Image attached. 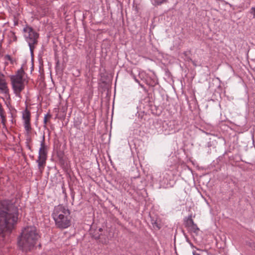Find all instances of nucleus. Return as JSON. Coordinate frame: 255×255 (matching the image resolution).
Returning <instances> with one entry per match:
<instances>
[{
    "mask_svg": "<svg viewBox=\"0 0 255 255\" xmlns=\"http://www.w3.org/2000/svg\"><path fill=\"white\" fill-rule=\"evenodd\" d=\"M17 207L9 200H4L0 204V234L11 232L17 224Z\"/></svg>",
    "mask_w": 255,
    "mask_h": 255,
    "instance_id": "1",
    "label": "nucleus"
},
{
    "mask_svg": "<svg viewBox=\"0 0 255 255\" xmlns=\"http://www.w3.org/2000/svg\"><path fill=\"white\" fill-rule=\"evenodd\" d=\"M39 238V235L35 226H26L22 229L18 237V246L22 252H29L35 246Z\"/></svg>",
    "mask_w": 255,
    "mask_h": 255,
    "instance_id": "2",
    "label": "nucleus"
},
{
    "mask_svg": "<svg viewBox=\"0 0 255 255\" xmlns=\"http://www.w3.org/2000/svg\"><path fill=\"white\" fill-rule=\"evenodd\" d=\"M52 217L57 229H66L71 225V212L68 207L63 205L60 204L54 207Z\"/></svg>",
    "mask_w": 255,
    "mask_h": 255,
    "instance_id": "3",
    "label": "nucleus"
},
{
    "mask_svg": "<svg viewBox=\"0 0 255 255\" xmlns=\"http://www.w3.org/2000/svg\"><path fill=\"white\" fill-rule=\"evenodd\" d=\"M47 146L45 144V135L43 134L42 140L40 141V147L39 149L38 159L36 160L38 168L40 172H42L46 165L47 158Z\"/></svg>",
    "mask_w": 255,
    "mask_h": 255,
    "instance_id": "4",
    "label": "nucleus"
},
{
    "mask_svg": "<svg viewBox=\"0 0 255 255\" xmlns=\"http://www.w3.org/2000/svg\"><path fill=\"white\" fill-rule=\"evenodd\" d=\"M23 31L25 33L24 37L29 47L30 54L32 56L33 49L35 48L34 45L38 42L37 39L39 37V34L31 27L24 28Z\"/></svg>",
    "mask_w": 255,
    "mask_h": 255,
    "instance_id": "5",
    "label": "nucleus"
},
{
    "mask_svg": "<svg viewBox=\"0 0 255 255\" xmlns=\"http://www.w3.org/2000/svg\"><path fill=\"white\" fill-rule=\"evenodd\" d=\"M138 76L141 80H143L149 86L153 87L158 84L157 77L154 72L151 74H148L143 71H139Z\"/></svg>",
    "mask_w": 255,
    "mask_h": 255,
    "instance_id": "6",
    "label": "nucleus"
},
{
    "mask_svg": "<svg viewBox=\"0 0 255 255\" xmlns=\"http://www.w3.org/2000/svg\"><path fill=\"white\" fill-rule=\"evenodd\" d=\"M114 237V233L112 232V229L110 228H107L103 233H101L97 236H95L94 238L96 239H99V242L102 244L107 245Z\"/></svg>",
    "mask_w": 255,
    "mask_h": 255,
    "instance_id": "7",
    "label": "nucleus"
},
{
    "mask_svg": "<svg viewBox=\"0 0 255 255\" xmlns=\"http://www.w3.org/2000/svg\"><path fill=\"white\" fill-rule=\"evenodd\" d=\"M152 133H161L163 132V123L161 120L154 121L151 127Z\"/></svg>",
    "mask_w": 255,
    "mask_h": 255,
    "instance_id": "8",
    "label": "nucleus"
},
{
    "mask_svg": "<svg viewBox=\"0 0 255 255\" xmlns=\"http://www.w3.org/2000/svg\"><path fill=\"white\" fill-rule=\"evenodd\" d=\"M12 89L16 97L21 98L20 93L24 88L23 83H11Z\"/></svg>",
    "mask_w": 255,
    "mask_h": 255,
    "instance_id": "9",
    "label": "nucleus"
},
{
    "mask_svg": "<svg viewBox=\"0 0 255 255\" xmlns=\"http://www.w3.org/2000/svg\"><path fill=\"white\" fill-rule=\"evenodd\" d=\"M169 175L167 172L163 173L162 175H160L159 177V181L160 183V185L162 186L168 185L169 183V179H168Z\"/></svg>",
    "mask_w": 255,
    "mask_h": 255,
    "instance_id": "10",
    "label": "nucleus"
},
{
    "mask_svg": "<svg viewBox=\"0 0 255 255\" xmlns=\"http://www.w3.org/2000/svg\"><path fill=\"white\" fill-rule=\"evenodd\" d=\"M11 83H23L22 75H15L11 77Z\"/></svg>",
    "mask_w": 255,
    "mask_h": 255,
    "instance_id": "11",
    "label": "nucleus"
},
{
    "mask_svg": "<svg viewBox=\"0 0 255 255\" xmlns=\"http://www.w3.org/2000/svg\"><path fill=\"white\" fill-rule=\"evenodd\" d=\"M152 5L155 7L166 3L168 0H149Z\"/></svg>",
    "mask_w": 255,
    "mask_h": 255,
    "instance_id": "12",
    "label": "nucleus"
},
{
    "mask_svg": "<svg viewBox=\"0 0 255 255\" xmlns=\"http://www.w3.org/2000/svg\"><path fill=\"white\" fill-rule=\"evenodd\" d=\"M184 222L185 226L189 228L194 223L192 219V215H190L188 217L185 218Z\"/></svg>",
    "mask_w": 255,
    "mask_h": 255,
    "instance_id": "13",
    "label": "nucleus"
},
{
    "mask_svg": "<svg viewBox=\"0 0 255 255\" xmlns=\"http://www.w3.org/2000/svg\"><path fill=\"white\" fill-rule=\"evenodd\" d=\"M30 113L27 109L25 110L22 113V119L24 121H30Z\"/></svg>",
    "mask_w": 255,
    "mask_h": 255,
    "instance_id": "14",
    "label": "nucleus"
},
{
    "mask_svg": "<svg viewBox=\"0 0 255 255\" xmlns=\"http://www.w3.org/2000/svg\"><path fill=\"white\" fill-rule=\"evenodd\" d=\"M189 228L192 232L195 233H197V232L199 231V229L197 227V225L195 223H193V224Z\"/></svg>",
    "mask_w": 255,
    "mask_h": 255,
    "instance_id": "15",
    "label": "nucleus"
},
{
    "mask_svg": "<svg viewBox=\"0 0 255 255\" xmlns=\"http://www.w3.org/2000/svg\"><path fill=\"white\" fill-rule=\"evenodd\" d=\"M24 127L25 129L27 131H29L31 129V126L30 124V121H24Z\"/></svg>",
    "mask_w": 255,
    "mask_h": 255,
    "instance_id": "16",
    "label": "nucleus"
},
{
    "mask_svg": "<svg viewBox=\"0 0 255 255\" xmlns=\"http://www.w3.org/2000/svg\"><path fill=\"white\" fill-rule=\"evenodd\" d=\"M24 74V70L22 69V67H21L19 70H17L16 74L15 75H22Z\"/></svg>",
    "mask_w": 255,
    "mask_h": 255,
    "instance_id": "17",
    "label": "nucleus"
},
{
    "mask_svg": "<svg viewBox=\"0 0 255 255\" xmlns=\"http://www.w3.org/2000/svg\"><path fill=\"white\" fill-rule=\"evenodd\" d=\"M250 13L253 15V17L255 18V7H252L250 9Z\"/></svg>",
    "mask_w": 255,
    "mask_h": 255,
    "instance_id": "18",
    "label": "nucleus"
},
{
    "mask_svg": "<svg viewBox=\"0 0 255 255\" xmlns=\"http://www.w3.org/2000/svg\"><path fill=\"white\" fill-rule=\"evenodd\" d=\"M130 75L136 83L139 84V81L136 78V76L134 74L131 73Z\"/></svg>",
    "mask_w": 255,
    "mask_h": 255,
    "instance_id": "19",
    "label": "nucleus"
},
{
    "mask_svg": "<svg viewBox=\"0 0 255 255\" xmlns=\"http://www.w3.org/2000/svg\"><path fill=\"white\" fill-rule=\"evenodd\" d=\"M1 123L4 125L6 122L5 115L3 116V118H0Z\"/></svg>",
    "mask_w": 255,
    "mask_h": 255,
    "instance_id": "20",
    "label": "nucleus"
},
{
    "mask_svg": "<svg viewBox=\"0 0 255 255\" xmlns=\"http://www.w3.org/2000/svg\"><path fill=\"white\" fill-rule=\"evenodd\" d=\"M189 244L190 245V247H191L192 248H195V249H196L197 250H198V251H201V250L199 249L198 248H197L195 247L191 242H189Z\"/></svg>",
    "mask_w": 255,
    "mask_h": 255,
    "instance_id": "21",
    "label": "nucleus"
},
{
    "mask_svg": "<svg viewBox=\"0 0 255 255\" xmlns=\"http://www.w3.org/2000/svg\"><path fill=\"white\" fill-rule=\"evenodd\" d=\"M11 35L13 37V41H16V39H17V38H16V35H15V33L14 32H12L11 33Z\"/></svg>",
    "mask_w": 255,
    "mask_h": 255,
    "instance_id": "22",
    "label": "nucleus"
},
{
    "mask_svg": "<svg viewBox=\"0 0 255 255\" xmlns=\"http://www.w3.org/2000/svg\"><path fill=\"white\" fill-rule=\"evenodd\" d=\"M47 115H46L45 116L44 119V123L45 124H46V123H47Z\"/></svg>",
    "mask_w": 255,
    "mask_h": 255,
    "instance_id": "23",
    "label": "nucleus"
},
{
    "mask_svg": "<svg viewBox=\"0 0 255 255\" xmlns=\"http://www.w3.org/2000/svg\"><path fill=\"white\" fill-rule=\"evenodd\" d=\"M193 255H200L199 254L197 253L195 251H193Z\"/></svg>",
    "mask_w": 255,
    "mask_h": 255,
    "instance_id": "24",
    "label": "nucleus"
},
{
    "mask_svg": "<svg viewBox=\"0 0 255 255\" xmlns=\"http://www.w3.org/2000/svg\"><path fill=\"white\" fill-rule=\"evenodd\" d=\"M138 85H139V86H140L142 88H143V89H145V87H144V86L142 84H140V82H139V84H138Z\"/></svg>",
    "mask_w": 255,
    "mask_h": 255,
    "instance_id": "25",
    "label": "nucleus"
},
{
    "mask_svg": "<svg viewBox=\"0 0 255 255\" xmlns=\"http://www.w3.org/2000/svg\"><path fill=\"white\" fill-rule=\"evenodd\" d=\"M186 242H188L189 244V242H191V241L188 238H186Z\"/></svg>",
    "mask_w": 255,
    "mask_h": 255,
    "instance_id": "26",
    "label": "nucleus"
},
{
    "mask_svg": "<svg viewBox=\"0 0 255 255\" xmlns=\"http://www.w3.org/2000/svg\"><path fill=\"white\" fill-rule=\"evenodd\" d=\"M99 232H102V231H103V229H102V228H100L99 229Z\"/></svg>",
    "mask_w": 255,
    "mask_h": 255,
    "instance_id": "27",
    "label": "nucleus"
},
{
    "mask_svg": "<svg viewBox=\"0 0 255 255\" xmlns=\"http://www.w3.org/2000/svg\"><path fill=\"white\" fill-rule=\"evenodd\" d=\"M27 147L28 148V149H31V147H30V145H27Z\"/></svg>",
    "mask_w": 255,
    "mask_h": 255,
    "instance_id": "28",
    "label": "nucleus"
},
{
    "mask_svg": "<svg viewBox=\"0 0 255 255\" xmlns=\"http://www.w3.org/2000/svg\"><path fill=\"white\" fill-rule=\"evenodd\" d=\"M6 56L7 57V58H8L9 59L10 58V56L9 55H7Z\"/></svg>",
    "mask_w": 255,
    "mask_h": 255,
    "instance_id": "29",
    "label": "nucleus"
},
{
    "mask_svg": "<svg viewBox=\"0 0 255 255\" xmlns=\"http://www.w3.org/2000/svg\"><path fill=\"white\" fill-rule=\"evenodd\" d=\"M217 79L218 80H219V81H220V79H219V78H217Z\"/></svg>",
    "mask_w": 255,
    "mask_h": 255,
    "instance_id": "30",
    "label": "nucleus"
}]
</instances>
